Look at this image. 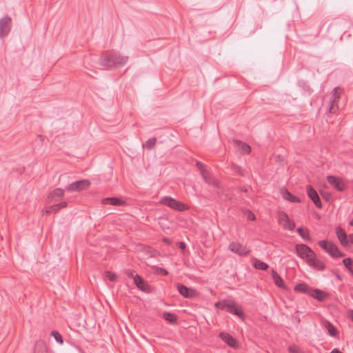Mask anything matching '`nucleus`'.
I'll return each instance as SVG.
<instances>
[{
	"label": "nucleus",
	"instance_id": "f257e3e1",
	"mask_svg": "<svg viewBox=\"0 0 353 353\" xmlns=\"http://www.w3.org/2000/svg\"><path fill=\"white\" fill-rule=\"evenodd\" d=\"M215 307L221 310H226L227 312L236 315L240 318H243V311L236 307V303L233 300L223 299V301H218L215 303Z\"/></svg>",
	"mask_w": 353,
	"mask_h": 353
},
{
	"label": "nucleus",
	"instance_id": "f03ea898",
	"mask_svg": "<svg viewBox=\"0 0 353 353\" xmlns=\"http://www.w3.org/2000/svg\"><path fill=\"white\" fill-rule=\"evenodd\" d=\"M161 203L180 212L184 211L187 209V207L184 203L170 196L163 197L161 199Z\"/></svg>",
	"mask_w": 353,
	"mask_h": 353
},
{
	"label": "nucleus",
	"instance_id": "7ed1b4c3",
	"mask_svg": "<svg viewBox=\"0 0 353 353\" xmlns=\"http://www.w3.org/2000/svg\"><path fill=\"white\" fill-rule=\"evenodd\" d=\"M295 250L299 257L305 260L306 263L309 259L315 254L307 245L305 244H297Z\"/></svg>",
	"mask_w": 353,
	"mask_h": 353
},
{
	"label": "nucleus",
	"instance_id": "20e7f679",
	"mask_svg": "<svg viewBox=\"0 0 353 353\" xmlns=\"http://www.w3.org/2000/svg\"><path fill=\"white\" fill-rule=\"evenodd\" d=\"M91 183L88 179H83L77 181L75 182L72 183L69 185L65 188V190L68 192H79L83 190L88 188L90 185Z\"/></svg>",
	"mask_w": 353,
	"mask_h": 353
},
{
	"label": "nucleus",
	"instance_id": "39448f33",
	"mask_svg": "<svg viewBox=\"0 0 353 353\" xmlns=\"http://www.w3.org/2000/svg\"><path fill=\"white\" fill-rule=\"evenodd\" d=\"M228 249L241 256H245L250 254V250L241 243L233 241L230 243Z\"/></svg>",
	"mask_w": 353,
	"mask_h": 353
},
{
	"label": "nucleus",
	"instance_id": "423d86ee",
	"mask_svg": "<svg viewBox=\"0 0 353 353\" xmlns=\"http://www.w3.org/2000/svg\"><path fill=\"white\" fill-rule=\"evenodd\" d=\"M12 19L6 16L0 19V38L6 37L11 30Z\"/></svg>",
	"mask_w": 353,
	"mask_h": 353
},
{
	"label": "nucleus",
	"instance_id": "0eeeda50",
	"mask_svg": "<svg viewBox=\"0 0 353 353\" xmlns=\"http://www.w3.org/2000/svg\"><path fill=\"white\" fill-rule=\"evenodd\" d=\"M327 181L338 191L342 192L346 188V184L341 177L336 176H328L327 177Z\"/></svg>",
	"mask_w": 353,
	"mask_h": 353
},
{
	"label": "nucleus",
	"instance_id": "6e6552de",
	"mask_svg": "<svg viewBox=\"0 0 353 353\" xmlns=\"http://www.w3.org/2000/svg\"><path fill=\"white\" fill-rule=\"evenodd\" d=\"M279 222L284 229L293 230L295 228V223L291 221L288 214L284 212L279 214Z\"/></svg>",
	"mask_w": 353,
	"mask_h": 353
},
{
	"label": "nucleus",
	"instance_id": "1a4fd4ad",
	"mask_svg": "<svg viewBox=\"0 0 353 353\" xmlns=\"http://www.w3.org/2000/svg\"><path fill=\"white\" fill-rule=\"evenodd\" d=\"M114 57H112V52H108L103 54L100 58L101 65L105 68H111L114 66L115 62H114V59H112Z\"/></svg>",
	"mask_w": 353,
	"mask_h": 353
},
{
	"label": "nucleus",
	"instance_id": "9d476101",
	"mask_svg": "<svg viewBox=\"0 0 353 353\" xmlns=\"http://www.w3.org/2000/svg\"><path fill=\"white\" fill-rule=\"evenodd\" d=\"M177 289L179 294L185 298H192L196 294V290L182 284H178Z\"/></svg>",
	"mask_w": 353,
	"mask_h": 353
},
{
	"label": "nucleus",
	"instance_id": "9b49d317",
	"mask_svg": "<svg viewBox=\"0 0 353 353\" xmlns=\"http://www.w3.org/2000/svg\"><path fill=\"white\" fill-rule=\"evenodd\" d=\"M307 194L316 207L321 208V202L316 191L310 185L307 187Z\"/></svg>",
	"mask_w": 353,
	"mask_h": 353
},
{
	"label": "nucleus",
	"instance_id": "f8f14e48",
	"mask_svg": "<svg viewBox=\"0 0 353 353\" xmlns=\"http://www.w3.org/2000/svg\"><path fill=\"white\" fill-rule=\"evenodd\" d=\"M134 283L141 291L145 292L150 291V285L139 274H135L134 276Z\"/></svg>",
	"mask_w": 353,
	"mask_h": 353
},
{
	"label": "nucleus",
	"instance_id": "ddd939ff",
	"mask_svg": "<svg viewBox=\"0 0 353 353\" xmlns=\"http://www.w3.org/2000/svg\"><path fill=\"white\" fill-rule=\"evenodd\" d=\"M219 337L230 347L236 348L238 347L237 342L230 334L222 332L219 334Z\"/></svg>",
	"mask_w": 353,
	"mask_h": 353
},
{
	"label": "nucleus",
	"instance_id": "4468645a",
	"mask_svg": "<svg viewBox=\"0 0 353 353\" xmlns=\"http://www.w3.org/2000/svg\"><path fill=\"white\" fill-rule=\"evenodd\" d=\"M307 263L310 266L313 267L319 270H323L325 269L324 263L319 259H316L315 254L312 256V257L309 259V261L307 262Z\"/></svg>",
	"mask_w": 353,
	"mask_h": 353
},
{
	"label": "nucleus",
	"instance_id": "2eb2a0df",
	"mask_svg": "<svg viewBox=\"0 0 353 353\" xmlns=\"http://www.w3.org/2000/svg\"><path fill=\"white\" fill-rule=\"evenodd\" d=\"M201 175L203 181L206 183L212 185L214 188H219V181L213 178L208 171L203 172Z\"/></svg>",
	"mask_w": 353,
	"mask_h": 353
},
{
	"label": "nucleus",
	"instance_id": "dca6fc26",
	"mask_svg": "<svg viewBox=\"0 0 353 353\" xmlns=\"http://www.w3.org/2000/svg\"><path fill=\"white\" fill-rule=\"evenodd\" d=\"M336 235L340 241L341 243L343 245H347L348 243H350L349 236L347 237L345 232L341 228H337L336 229Z\"/></svg>",
	"mask_w": 353,
	"mask_h": 353
},
{
	"label": "nucleus",
	"instance_id": "f3484780",
	"mask_svg": "<svg viewBox=\"0 0 353 353\" xmlns=\"http://www.w3.org/2000/svg\"><path fill=\"white\" fill-rule=\"evenodd\" d=\"M112 52V57H115V58H112L114 59V62H115L114 66H122L128 62V57L121 56L119 53L116 52Z\"/></svg>",
	"mask_w": 353,
	"mask_h": 353
},
{
	"label": "nucleus",
	"instance_id": "a211bd4d",
	"mask_svg": "<svg viewBox=\"0 0 353 353\" xmlns=\"http://www.w3.org/2000/svg\"><path fill=\"white\" fill-rule=\"evenodd\" d=\"M67 206V203L63 201L58 204L52 205L48 208H46L45 210H43L42 212L46 213H56L61 208H64Z\"/></svg>",
	"mask_w": 353,
	"mask_h": 353
},
{
	"label": "nucleus",
	"instance_id": "6ab92c4d",
	"mask_svg": "<svg viewBox=\"0 0 353 353\" xmlns=\"http://www.w3.org/2000/svg\"><path fill=\"white\" fill-rule=\"evenodd\" d=\"M65 190L61 188H57L51 192L48 196V200L49 202H52V201L57 199V198H61L64 195Z\"/></svg>",
	"mask_w": 353,
	"mask_h": 353
},
{
	"label": "nucleus",
	"instance_id": "aec40b11",
	"mask_svg": "<svg viewBox=\"0 0 353 353\" xmlns=\"http://www.w3.org/2000/svg\"><path fill=\"white\" fill-rule=\"evenodd\" d=\"M327 253L333 258H341L345 255L334 243H332L330 248H329Z\"/></svg>",
	"mask_w": 353,
	"mask_h": 353
},
{
	"label": "nucleus",
	"instance_id": "412c9836",
	"mask_svg": "<svg viewBox=\"0 0 353 353\" xmlns=\"http://www.w3.org/2000/svg\"><path fill=\"white\" fill-rule=\"evenodd\" d=\"M338 90H339V88H335L333 90V94H332V96L331 97L330 101V112H335L334 104L336 102V100L339 98V94H338Z\"/></svg>",
	"mask_w": 353,
	"mask_h": 353
},
{
	"label": "nucleus",
	"instance_id": "4be33fe9",
	"mask_svg": "<svg viewBox=\"0 0 353 353\" xmlns=\"http://www.w3.org/2000/svg\"><path fill=\"white\" fill-rule=\"evenodd\" d=\"M272 276L276 286L283 289L285 288L283 280L274 270H272Z\"/></svg>",
	"mask_w": 353,
	"mask_h": 353
},
{
	"label": "nucleus",
	"instance_id": "5701e85b",
	"mask_svg": "<svg viewBox=\"0 0 353 353\" xmlns=\"http://www.w3.org/2000/svg\"><path fill=\"white\" fill-rule=\"evenodd\" d=\"M282 196L285 200L289 201L292 203L301 202V200L297 196H296L295 195H293L287 190H285L284 191H283Z\"/></svg>",
	"mask_w": 353,
	"mask_h": 353
},
{
	"label": "nucleus",
	"instance_id": "b1692460",
	"mask_svg": "<svg viewBox=\"0 0 353 353\" xmlns=\"http://www.w3.org/2000/svg\"><path fill=\"white\" fill-rule=\"evenodd\" d=\"M103 203L109 204L112 205L120 206L122 205L123 201L118 198L115 197H108L105 198L103 200Z\"/></svg>",
	"mask_w": 353,
	"mask_h": 353
},
{
	"label": "nucleus",
	"instance_id": "393cba45",
	"mask_svg": "<svg viewBox=\"0 0 353 353\" xmlns=\"http://www.w3.org/2000/svg\"><path fill=\"white\" fill-rule=\"evenodd\" d=\"M310 295L320 301L325 300L327 296L325 292L319 289L314 290L313 292L310 293Z\"/></svg>",
	"mask_w": 353,
	"mask_h": 353
},
{
	"label": "nucleus",
	"instance_id": "a878e982",
	"mask_svg": "<svg viewBox=\"0 0 353 353\" xmlns=\"http://www.w3.org/2000/svg\"><path fill=\"white\" fill-rule=\"evenodd\" d=\"M235 145L241 150L242 152L248 154L251 151V148L248 144L238 140L234 141Z\"/></svg>",
	"mask_w": 353,
	"mask_h": 353
},
{
	"label": "nucleus",
	"instance_id": "bb28decb",
	"mask_svg": "<svg viewBox=\"0 0 353 353\" xmlns=\"http://www.w3.org/2000/svg\"><path fill=\"white\" fill-rule=\"evenodd\" d=\"M294 291L310 294L308 285L303 282L297 284L294 287Z\"/></svg>",
	"mask_w": 353,
	"mask_h": 353
},
{
	"label": "nucleus",
	"instance_id": "cd10ccee",
	"mask_svg": "<svg viewBox=\"0 0 353 353\" xmlns=\"http://www.w3.org/2000/svg\"><path fill=\"white\" fill-rule=\"evenodd\" d=\"M163 318L168 322L174 324L177 321V316L170 312H166L163 314Z\"/></svg>",
	"mask_w": 353,
	"mask_h": 353
},
{
	"label": "nucleus",
	"instance_id": "c85d7f7f",
	"mask_svg": "<svg viewBox=\"0 0 353 353\" xmlns=\"http://www.w3.org/2000/svg\"><path fill=\"white\" fill-rule=\"evenodd\" d=\"M296 232L298 234L301 236L303 239L305 241H310V232L308 229H303L302 228H299L296 230Z\"/></svg>",
	"mask_w": 353,
	"mask_h": 353
},
{
	"label": "nucleus",
	"instance_id": "c756f323",
	"mask_svg": "<svg viewBox=\"0 0 353 353\" xmlns=\"http://www.w3.org/2000/svg\"><path fill=\"white\" fill-rule=\"evenodd\" d=\"M325 327L330 336H335L336 335V328L330 322L326 321L325 323Z\"/></svg>",
	"mask_w": 353,
	"mask_h": 353
},
{
	"label": "nucleus",
	"instance_id": "7c9ffc66",
	"mask_svg": "<svg viewBox=\"0 0 353 353\" xmlns=\"http://www.w3.org/2000/svg\"><path fill=\"white\" fill-rule=\"evenodd\" d=\"M254 266L255 268L261 270H266L268 268V265L266 263L261 261L258 259L254 261Z\"/></svg>",
	"mask_w": 353,
	"mask_h": 353
},
{
	"label": "nucleus",
	"instance_id": "2f4dec72",
	"mask_svg": "<svg viewBox=\"0 0 353 353\" xmlns=\"http://www.w3.org/2000/svg\"><path fill=\"white\" fill-rule=\"evenodd\" d=\"M156 142V138L150 139L143 145V147L149 150L152 149L154 147Z\"/></svg>",
	"mask_w": 353,
	"mask_h": 353
},
{
	"label": "nucleus",
	"instance_id": "473e14b6",
	"mask_svg": "<svg viewBox=\"0 0 353 353\" xmlns=\"http://www.w3.org/2000/svg\"><path fill=\"white\" fill-rule=\"evenodd\" d=\"M318 244L323 250L327 252V250H329V248H330L332 243L330 241H320Z\"/></svg>",
	"mask_w": 353,
	"mask_h": 353
},
{
	"label": "nucleus",
	"instance_id": "72a5a7b5",
	"mask_svg": "<svg viewBox=\"0 0 353 353\" xmlns=\"http://www.w3.org/2000/svg\"><path fill=\"white\" fill-rule=\"evenodd\" d=\"M50 335L52 336L56 341L59 344L62 345L63 343L62 336L59 334V332L52 331Z\"/></svg>",
	"mask_w": 353,
	"mask_h": 353
},
{
	"label": "nucleus",
	"instance_id": "f704fd0d",
	"mask_svg": "<svg viewBox=\"0 0 353 353\" xmlns=\"http://www.w3.org/2000/svg\"><path fill=\"white\" fill-rule=\"evenodd\" d=\"M343 263L345 266V268L349 270V272L353 274V270L351 268L352 260L350 258H345L343 260Z\"/></svg>",
	"mask_w": 353,
	"mask_h": 353
},
{
	"label": "nucleus",
	"instance_id": "c9c22d12",
	"mask_svg": "<svg viewBox=\"0 0 353 353\" xmlns=\"http://www.w3.org/2000/svg\"><path fill=\"white\" fill-rule=\"evenodd\" d=\"M105 276L112 282L116 281L117 279V276L114 273H112L110 272H106L105 273Z\"/></svg>",
	"mask_w": 353,
	"mask_h": 353
},
{
	"label": "nucleus",
	"instance_id": "e433bc0d",
	"mask_svg": "<svg viewBox=\"0 0 353 353\" xmlns=\"http://www.w3.org/2000/svg\"><path fill=\"white\" fill-rule=\"evenodd\" d=\"M288 350L290 353H303L299 347L296 345L290 346Z\"/></svg>",
	"mask_w": 353,
	"mask_h": 353
},
{
	"label": "nucleus",
	"instance_id": "4c0bfd02",
	"mask_svg": "<svg viewBox=\"0 0 353 353\" xmlns=\"http://www.w3.org/2000/svg\"><path fill=\"white\" fill-rule=\"evenodd\" d=\"M196 165L198 168V169L201 171V174L207 171L206 170H205L202 163L197 161Z\"/></svg>",
	"mask_w": 353,
	"mask_h": 353
},
{
	"label": "nucleus",
	"instance_id": "58836bf2",
	"mask_svg": "<svg viewBox=\"0 0 353 353\" xmlns=\"http://www.w3.org/2000/svg\"><path fill=\"white\" fill-rule=\"evenodd\" d=\"M246 216L249 220L254 221L255 219V215L250 211L246 212Z\"/></svg>",
	"mask_w": 353,
	"mask_h": 353
},
{
	"label": "nucleus",
	"instance_id": "ea45409f",
	"mask_svg": "<svg viewBox=\"0 0 353 353\" xmlns=\"http://www.w3.org/2000/svg\"><path fill=\"white\" fill-rule=\"evenodd\" d=\"M178 245L179 247V248H181V250H184L185 248V243L184 242H179L178 243Z\"/></svg>",
	"mask_w": 353,
	"mask_h": 353
},
{
	"label": "nucleus",
	"instance_id": "a19ab883",
	"mask_svg": "<svg viewBox=\"0 0 353 353\" xmlns=\"http://www.w3.org/2000/svg\"><path fill=\"white\" fill-rule=\"evenodd\" d=\"M126 274H127V275H128L129 277H132V278H133V279H134V276H135V275H134L133 272H132V271H131V270H128V271L126 272Z\"/></svg>",
	"mask_w": 353,
	"mask_h": 353
},
{
	"label": "nucleus",
	"instance_id": "79ce46f5",
	"mask_svg": "<svg viewBox=\"0 0 353 353\" xmlns=\"http://www.w3.org/2000/svg\"><path fill=\"white\" fill-rule=\"evenodd\" d=\"M350 243L353 244V234L349 235Z\"/></svg>",
	"mask_w": 353,
	"mask_h": 353
},
{
	"label": "nucleus",
	"instance_id": "37998d69",
	"mask_svg": "<svg viewBox=\"0 0 353 353\" xmlns=\"http://www.w3.org/2000/svg\"><path fill=\"white\" fill-rule=\"evenodd\" d=\"M161 272L165 275H167L168 274V271L164 269H161Z\"/></svg>",
	"mask_w": 353,
	"mask_h": 353
},
{
	"label": "nucleus",
	"instance_id": "c03bdc74",
	"mask_svg": "<svg viewBox=\"0 0 353 353\" xmlns=\"http://www.w3.org/2000/svg\"><path fill=\"white\" fill-rule=\"evenodd\" d=\"M164 242H165L166 243H170V240L168 239H163Z\"/></svg>",
	"mask_w": 353,
	"mask_h": 353
},
{
	"label": "nucleus",
	"instance_id": "a18cd8bd",
	"mask_svg": "<svg viewBox=\"0 0 353 353\" xmlns=\"http://www.w3.org/2000/svg\"><path fill=\"white\" fill-rule=\"evenodd\" d=\"M349 224L353 226V219L350 221Z\"/></svg>",
	"mask_w": 353,
	"mask_h": 353
},
{
	"label": "nucleus",
	"instance_id": "49530a36",
	"mask_svg": "<svg viewBox=\"0 0 353 353\" xmlns=\"http://www.w3.org/2000/svg\"><path fill=\"white\" fill-rule=\"evenodd\" d=\"M337 279H338L339 280H341V279H342L340 275H337Z\"/></svg>",
	"mask_w": 353,
	"mask_h": 353
}]
</instances>
